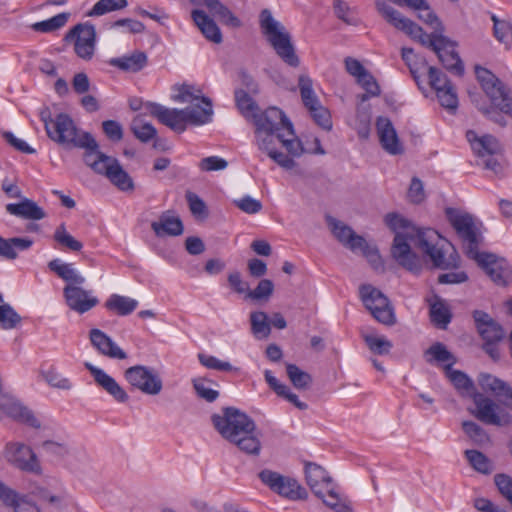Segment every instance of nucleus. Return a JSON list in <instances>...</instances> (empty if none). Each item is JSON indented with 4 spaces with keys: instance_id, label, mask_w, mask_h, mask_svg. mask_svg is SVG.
<instances>
[{
    "instance_id": "nucleus-35",
    "label": "nucleus",
    "mask_w": 512,
    "mask_h": 512,
    "mask_svg": "<svg viewBox=\"0 0 512 512\" xmlns=\"http://www.w3.org/2000/svg\"><path fill=\"white\" fill-rule=\"evenodd\" d=\"M137 306V300L118 294H112L105 302V308L107 310L120 316H127L131 314Z\"/></svg>"
},
{
    "instance_id": "nucleus-14",
    "label": "nucleus",
    "mask_w": 512,
    "mask_h": 512,
    "mask_svg": "<svg viewBox=\"0 0 512 512\" xmlns=\"http://www.w3.org/2000/svg\"><path fill=\"white\" fill-rule=\"evenodd\" d=\"M261 481L273 492L290 500H304L308 493L297 480L265 469L259 473Z\"/></svg>"
},
{
    "instance_id": "nucleus-60",
    "label": "nucleus",
    "mask_w": 512,
    "mask_h": 512,
    "mask_svg": "<svg viewBox=\"0 0 512 512\" xmlns=\"http://www.w3.org/2000/svg\"><path fill=\"white\" fill-rule=\"evenodd\" d=\"M274 290V284L269 279H262L259 281L255 289L249 290L247 297L253 300H268Z\"/></svg>"
},
{
    "instance_id": "nucleus-6",
    "label": "nucleus",
    "mask_w": 512,
    "mask_h": 512,
    "mask_svg": "<svg viewBox=\"0 0 512 512\" xmlns=\"http://www.w3.org/2000/svg\"><path fill=\"white\" fill-rule=\"evenodd\" d=\"M413 239L416 238V245L430 258L433 265L440 269H450L458 266L459 257L456 251L451 247L436 230L416 229Z\"/></svg>"
},
{
    "instance_id": "nucleus-21",
    "label": "nucleus",
    "mask_w": 512,
    "mask_h": 512,
    "mask_svg": "<svg viewBox=\"0 0 512 512\" xmlns=\"http://www.w3.org/2000/svg\"><path fill=\"white\" fill-rule=\"evenodd\" d=\"M65 40L73 42L74 51L80 58L90 60L94 54L96 32L93 25L77 24L65 36Z\"/></svg>"
},
{
    "instance_id": "nucleus-59",
    "label": "nucleus",
    "mask_w": 512,
    "mask_h": 512,
    "mask_svg": "<svg viewBox=\"0 0 512 512\" xmlns=\"http://www.w3.org/2000/svg\"><path fill=\"white\" fill-rule=\"evenodd\" d=\"M413 8L419 11L418 17L420 20L430 25L436 31L442 32L443 27L440 20L438 19L436 14L429 8L425 0H423V4L419 5V7Z\"/></svg>"
},
{
    "instance_id": "nucleus-32",
    "label": "nucleus",
    "mask_w": 512,
    "mask_h": 512,
    "mask_svg": "<svg viewBox=\"0 0 512 512\" xmlns=\"http://www.w3.org/2000/svg\"><path fill=\"white\" fill-rule=\"evenodd\" d=\"M33 245L30 238H3L0 236V257L7 260H15L18 257L17 251H26Z\"/></svg>"
},
{
    "instance_id": "nucleus-30",
    "label": "nucleus",
    "mask_w": 512,
    "mask_h": 512,
    "mask_svg": "<svg viewBox=\"0 0 512 512\" xmlns=\"http://www.w3.org/2000/svg\"><path fill=\"white\" fill-rule=\"evenodd\" d=\"M6 211L11 215L28 220H41L46 217L45 211L36 202L28 198H24L19 203L7 204Z\"/></svg>"
},
{
    "instance_id": "nucleus-62",
    "label": "nucleus",
    "mask_w": 512,
    "mask_h": 512,
    "mask_svg": "<svg viewBox=\"0 0 512 512\" xmlns=\"http://www.w3.org/2000/svg\"><path fill=\"white\" fill-rule=\"evenodd\" d=\"M436 95L442 107L449 111H455L457 109L458 98L453 85L441 89Z\"/></svg>"
},
{
    "instance_id": "nucleus-4",
    "label": "nucleus",
    "mask_w": 512,
    "mask_h": 512,
    "mask_svg": "<svg viewBox=\"0 0 512 512\" xmlns=\"http://www.w3.org/2000/svg\"><path fill=\"white\" fill-rule=\"evenodd\" d=\"M260 28L277 56L288 66L296 68L300 65V59L296 54L291 35L286 28L274 19L268 9L260 13Z\"/></svg>"
},
{
    "instance_id": "nucleus-50",
    "label": "nucleus",
    "mask_w": 512,
    "mask_h": 512,
    "mask_svg": "<svg viewBox=\"0 0 512 512\" xmlns=\"http://www.w3.org/2000/svg\"><path fill=\"white\" fill-rule=\"evenodd\" d=\"M363 339L370 351L378 355L388 354L393 346L384 336L379 337L373 334H363Z\"/></svg>"
},
{
    "instance_id": "nucleus-19",
    "label": "nucleus",
    "mask_w": 512,
    "mask_h": 512,
    "mask_svg": "<svg viewBox=\"0 0 512 512\" xmlns=\"http://www.w3.org/2000/svg\"><path fill=\"white\" fill-rule=\"evenodd\" d=\"M472 398L476 408L471 413L481 422L496 426H506L511 423V416L506 412H501L499 406L492 399L478 392H474Z\"/></svg>"
},
{
    "instance_id": "nucleus-40",
    "label": "nucleus",
    "mask_w": 512,
    "mask_h": 512,
    "mask_svg": "<svg viewBox=\"0 0 512 512\" xmlns=\"http://www.w3.org/2000/svg\"><path fill=\"white\" fill-rule=\"evenodd\" d=\"M478 383L485 392H490L496 397H504L510 387L505 381L488 373H480Z\"/></svg>"
},
{
    "instance_id": "nucleus-24",
    "label": "nucleus",
    "mask_w": 512,
    "mask_h": 512,
    "mask_svg": "<svg viewBox=\"0 0 512 512\" xmlns=\"http://www.w3.org/2000/svg\"><path fill=\"white\" fill-rule=\"evenodd\" d=\"M63 295L67 306L79 314L88 312L99 302L96 297L91 295V292L82 289L80 285H66Z\"/></svg>"
},
{
    "instance_id": "nucleus-22",
    "label": "nucleus",
    "mask_w": 512,
    "mask_h": 512,
    "mask_svg": "<svg viewBox=\"0 0 512 512\" xmlns=\"http://www.w3.org/2000/svg\"><path fill=\"white\" fill-rule=\"evenodd\" d=\"M145 110L157 120L175 132L182 133L186 130V119L183 109L167 108L153 102L144 104Z\"/></svg>"
},
{
    "instance_id": "nucleus-20",
    "label": "nucleus",
    "mask_w": 512,
    "mask_h": 512,
    "mask_svg": "<svg viewBox=\"0 0 512 512\" xmlns=\"http://www.w3.org/2000/svg\"><path fill=\"white\" fill-rule=\"evenodd\" d=\"M255 132H277L286 131L293 136V124L286 117L284 112L277 107H270L264 112L253 113Z\"/></svg>"
},
{
    "instance_id": "nucleus-46",
    "label": "nucleus",
    "mask_w": 512,
    "mask_h": 512,
    "mask_svg": "<svg viewBox=\"0 0 512 512\" xmlns=\"http://www.w3.org/2000/svg\"><path fill=\"white\" fill-rule=\"evenodd\" d=\"M22 321L21 316L10 306L4 303L0 294V324L3 329L9 330L16 328Z\"/></svg>"
},
{
    "instance_id": "nucleus-63",
    "label": "nucleus",
    "mask_w": 512,
    "mask_h": 512,
    "mask_svg": "<svg viewBox=\"0 0 512 512\" xmlns=\"http://www.w3.org/2000/svg\"><path fill=\"white\" fill-rule=\"evenodd\" d=\"M494 483L499 493L512 506V477L505 473H499L494 476Z\"/></svg>"
},
{
    "instance_id": "nucleus-52",
    "label": "nucleus",
    "mask_w": 512,
    "mask_h": 512,
    "mask_svg": "<svg viewBox=\"0 0 512 512\" xmlns=\"http://www.w3.org/2000/svg\"><path fill=\"white\" fill-rule=\"evenodd\" d=\"M128 5L127 0H99L88 13L89 16H101L106 13L120 10Z\"/></svg>"
},
{
    "instance_id": "nucleus-3",
    "label": "nucleus",
    "mask_w": 512,
    "mask_h": 512,
    "mask_svg": "<svg viewBox=\"0 0 512 512\" xmlns=\"http://www.w3.org/2000/svg\"><path fill=\"white\" fill-rule=\"evenodd\" d=\"M255 142L259 150L286 170L293 169L296 165L293 157H299L304 152L294 131L293 136H289L286 131L255 132Z\"/></svg>"
},
{
    "instance_id": "nucleus-8",
    "label": "nucleus",
    "mask_w": 512,
    "mask_h": 512,
    "mask_svg": "<svg viewBox=\"0 0 512 512\" xmlns=\"http://www.w3.org/2000/svg\"><path fill=\"white\" fill-rule=\"evenodd\" d=\"M326 222L334 237L352 252H361L374 269L382 267V261L376 246L369 244L366 239L357 235L354 230L344 222L332 216H326Z\"/></svg>"
},
{
    "instance_id": "nucleus-38",
    "label": "nucleus",
    "mask_w": 512,
    "mask_h": 512,
    "mask_svg": "<svg viewBox=\"0 0 512 512\" xmlns=\"http://www.w3.org/2000/svg\"><path fill=\"white\" fill-rule=\"evenodd\" d=\"M428 363H437L450 365L452 367L456 363L455 356L448 351L446 346L440 342L432 344L424 353Z\"/></svg>"
},
{
    "instance_id": "nucleus-28",
    "label": "nucleus",
    "mask_w": 512,
    "mask_h": 512,
    "mask_svg": "<svg viewBox=\"0 0 512 512\" xmlns=\"http://www.w3.org/2000/svg\"><path fill=\"white\" fill-rule=\"evenodd\" d=\"M89 338L97 351L109 358L123 360L127 358L124 352L107 334L100 329L94 328L89 332Z\"/></svg>"
},
{
    "instance_id": "nucleus-44",
    "label": "nucleus",
    "mask_w": 512,
    "mask_h": 512,
    "mask_svg": "<svg viewBox=\"0 0 512 512\" xmlns=\"http://www.w3.org/2000/svg\"><path fill=\"white\" fill-rule=\"evenodd\" d=\"M250 323L252 333L256 338H267L270 335L271 328L268 315L263 311H256L250 314Z\"/></svg>"
},
{
    "instance_id": "nucleus-5",
    "label": "nucleus",
    "mask_w": 512,
    "mask_h": 512,
    "mask_svg": "<svg viewBox=\"0 0 512 512\" xmlns=\"http://www.w3.org/2000/svg\"><path fill=\"white\" fill-rule=\"evenodd\" d=\"M306 482L312 492L335 512H354L351 502L339 495L334 488L332 478L318 464L308 462L305 465Z\"/></svg>"
},
{
    "instance_id": "nucleus-61",
    "label": "nucleus",
    "mask_w": 512,
    "mask_h": 512,
    "mask_svg": "<svg viewBox=\"0 0 512 512\" xmlns=\"http://www.w3.org/2000/svg\"><path fill=\"white\" fill-rule=\"evenodd\" d=\"M313 120L324 130L332 129L331 115L328 109L321 105V103L314 108L308 110Z\"/></svg>"
},
{
    "instance_id": "nucleus-9",
    "label": "nucleus",
    "mask_w": 512,
    "mask_h": 512,
    "mask_svg": "<svg viewBox=\"0 0 512 512\" xmlns=\"http://www.w3.org/2000/svg\"><path fill=\"white\" fill-rule=\"evenodd\" d=\"M83 160L95 173L105 176L119 190H133L132 178L116 158L102 153L98 148L93 153H84Z\"/></svg>"
},
{
    "instance_id": "nucleus-13",
    "label": "nucleus",
    "mask_w": 512,
    "mask_h": 512,
    "mask_svg": "<svg viewBox=\"0 0 512 512\" xmlns=\"http://www.w3.org/2000/svg\"><path fill=\"white\" fill-rule=\"evenodd\" d=\"M360 298L372 316L380 323L392 326L396 323L394 308L389 299L379 289L364 284L359 289Z\"/></svg>"
},
{
    "instance_id": "nucleus-51",
    "label": "nucleus",
    "mask_w": 512,
    "mask_h": 512,
    "mask_svg": "<svg viewBox=\"0 0 512 512\" xmlns=\"http://www.w3.org/2000/svg\"><path fill=\"white\" fill-rule=\"evenodd\" d=\"M69 13H60L48 20L34 23L32 29L38 32H52L63 27L69 18Z\"/></svg>"
},
{
    "instance_id": "nucleus-25",
    "label": "nucleus",
    "mask_w": 512,
    "mask_h": 512,
    "mask_svg": "<svg viewBox=\"0 0 512 512\" xmlns=\"http://www.w3.org/2000/svg\"><path fill=\"white\" fill-rule=\"evenodd\" d=\"M85 368L91 373L96 384L105 390L111 397L119 403H125L129 400L126 391L116 382V380L108 375L104 370L92 365L89 362L85 363Z\"/></svg>"
},
{
    "instance_id": "nucleus-45",
    "label": "nucleus",
    "mask_w": 512,
    "mask_h": 512,
    "mask_svg": "<svg viewBox=\"0 0 512 512\" xmlns=\"http://www.w3.org/2000/svg\"><path fill=\"white\" fill-rule=\"evenodd\" d=\"M286 371L292 385L298 390H306L312 384V377L309 373L301 370L295 364H286Z\"/></svg>"
},
{
    "instance_id": "nucleus-10",
    "label": "nucleus",
    "mask_w": 512,
    "mask_h": 512,
    "mask_svg": "<svg viewBox=\"0 0 512 512\" xmlns=\"http://www.w3.org/2000/svg\"><path fill=\"white\" fill-rule=\"evenodd\" d=\"M446 217L459 236L465 255L468 258L476 255L480 251L484 238L474 217L454 208L446 209Z\"/></svg>"
},
{
    "instance_id": "nucleus-12",
    "label": "nucleus",
    "mask_w": 512,
    "mask_h": 512,
    "mask_svg": "<svg viewBox=\"0 0 512 512\" xmlns=\"http://www.w3.org/2000/svg\"><path fill=\"white\" fill-rule=\"evenodd\" d=\"M477 80L491 103L500 112L512 117V91L490 70L481 66L475 67Z\"/></svg>"
},
{
    "instance_id": "nucleus-36",
    "label": "nucleus",
    "mask_w": 512,
    "mask_h": 512,
    "mask_svg": "<svg viewBox=\"0 0 512 512\" xmlns=\"http://www.w3.org/2000/svg\"><path fill=\"white\" fill-rule=\"evenodd\" d=\"M205 6L210 12L216 16L223 24L238 28L241 26V21L236 17L230 9L222 4L219 0H203Z\"/></svg>"
},
{
    "instance_id": "nucleus-57",
    "label": "nucleus",
    "mask_w": 512,
    "mask_h": 512,
    "mask_svg": "<svg viewBox=\"0 0 512 512\" xmlns=\"http://www.w3.org/2000/svg\"><path fill=\"white\" fill-rule=\"evenodd\" d=\"M185 197L189 204V209L195 217L204 219L208 216L207 206L197 194L187 191Z\"/></svg>"
},
{
    "instance_id": "nucleus-17",
    "label": "nucleus",
    "mask_w": 512,
    "mask_h": 512,
    "mask_svg": "<svg viewBox=\"0 0 512 512\" xmlns=\"http://www.w3.org/2000/svg\"><path fill=\"white\" fill-rule=\"evenodd\" d=\"M4 457L8 463L21 471L42 474L40 462L33 450L22 442H9L5 446Z\"/></svg>"
},
{
    "instance_id": "nucleus-56",
    "label": "nucleus",
    "mask_w": 512,
    "mask_h": 512,
    "mask_svg": "<svg viewBox=\"0 0 512 512\" xmlns=\"http://www.w3.org/2000/svg\"><path fill=\"white\" fill-rule=\"evenodd\" d=\"M198 359L200 363L208 369L218 370V371H235L237 372L239 369L233 367L228 361H222L214 356L206 355L203 353L198 354Z\"/></svg>"
},
{
    "instance_id": "nucleus-64",
    "label": "nucleus",
    "mask_w": 512,
    "mask_h": 512,
    "mask_svg": "<svg viewBox=\"0 0 512 512\" xmlns=\"http://www.w3.org/2000/svg\"><path fill=\"white\" fill-rule=\"evenodd\" d=\"M43 377L51 387L62 390H70L72 388L70 380L68 378L63 377L54 369H50L44 372Z\"/></svg>"
},
{
    "instance_id": "nucleus-26",
    "label": "nucleus",
    "mask_w": 512,
    "mask_h": 512,
    "mask_svg": "<svg viewBox=\"0 0 512 512\" xmlns=\"http://www.w3.org/2000/svg\"><path fill=\"white\" fill-rule=\"evenodd\" d=\"M377 133L383 149L391 155L403 153V146L399 141L392 122L387 117H378L376 121Z\"/></svg>"
},
{
    "instance_id": "nucleus-54",
    "label": "nucleus",
    "mask_w": 512,
    "mask_h": 512,
    "mask_svg": "<svg viewBox=\"0 0 512 512\" xmlns=\"http://www.w3.org/2000/svg\"><path fill=\"white\" fill-rule=\"evenodd\" d=\"M462 429L475 444L482 445L489 441L486 431L473 421H463Z\"/></svg>"
},
{
    "instance_id": "nucleus-43",
    "label": "nucleus",
    "mask_w": 512,
    "mask_h": 512,
    "mask_svg": "<svg viewBox=\"0 0 512 512\" xmlns=\"http://www.w3.org/2000/svg\"><path fill=\"white\" fill-rule=\"evenodd\" d=\"M130 130L143 143H148L157 136L156 128L152 124L145 122L141 117H136L132 120Z\"/></svg>"
},
{
    "instance_id": "nucleus-2",
    "label": "nucleus",
    "mask_w": 512,
    "mask_h": 512,
    "mask_svg": "<svg viewBox=\"0 0 512 512\" xmlns=\"http://www.w3.org/2000/svg\"><path fill=\"white\" fill-rule=\"evenodd\" d=\"M40 120L43 122L47 136L58 144H65L75 148H82L84 153H93L99 145L89 132L80 131L73 119L66 113H59L55 117L48 106L41 108Z\"/></svg>"
},
{
    "instance_id": "nucleus-48",
    "label": "nucleus",
    "mask_w": 512,
    "mask_h": 512,
    "mask_svg": "<svg viewBox=\"0 0 512 512\" xmlns=\"http://www.w3.org/2000/svg\"><path fill=\"white\" fill-rule=\"evenodd\" d=\"M235 101L238 109L246 118L253 119V113L258 112V105L250 97L249 93L243 89H237L235 91Z\"/></svg>"
},
{
    "instance_id": "nucleus-1",
    "label": "nucleus",
    "mask_w": 512,
    "mask_h": 512,
    "mask_svg": "<svg viewBox=\"0 0 512 512\" xmlns=\"http://www.w3.org/2000/svg\"><path fill=\"white\" fill-rule=\"evenodd\" d=\"M212 423L219 434L248 455H259L261 441L256 432V424L247 414L234 407L222 409V414H214Z\"/></svg>"
},
{
    "instance_id": "nucleus-47",
    "label": "nucleus",
    "mask_w": 512,
    "mask_h": 512,
    "mask_svg": "<svg viewBox=\"0 0 512 512\" xmlns=\"http://www.w3.org/2000/svg\"><path fill=\"white\" fill-rule=\"evenodd\" d=\"M54 240L62 247L70 251H80L83 244L67 232L65 224H60L54 231Z\"/></svg>"
},
{
    "instance_id": "nucleus-41",
    "label": "nucleus",
    "mask_w": 512,
    "mask_h": 512,
    "mask_svg": "<svg viewBox=\"0 0 512 512\" xmlns=\"http://www.w3.org/2000/svg\"><path fill=\"white\" fill-rule=\"evenodd\" d=\"M464 454L469 464L477 472L489 475L494 471L493 462L482 452L471 449L466 450Z\"/></svg>"
},
{
    "instance_id": "nucleus-42",
    "label": "nucleus",
    "mask_w": 512,
    "mask_h": 512,
    "mask_svg": "<svg viewBox=\"0 0 512 512\" xmlns=\"http://www.w3.org/2000/svg\"><path fill=\"white\" fill-rule=\"evenodd\" d=\"M298 87L304 106L310 110L320 104V101L313 90V81L307 75H300L298 78Z\"/></svg>"
},
{
    "instance_id": "nucleus-18",
    "label": "nucleus",
    "mask_w": 512,
    "mask_h": 512,
    "mask_svg": "<svg viewBox=\"0 0 512 512\" xmlns=\"http://www.w3.org/2000/svg\"><path fill=\"white\" fill-rule=\"evenodd\" d=\"M470 259L476 261L496 285L506 286L511 281L512 269L504 258L479 251Z\"/></svg>"
},
{
    "instance_id": "nucleus-27",
    "label": "nucleus",
    "mask_w": 512,
    "mask_h": 512,
    "mask_svg": "<svg viewBox=\"0 0 512 512\" xmlns=\"http://www.w3.org/2000/svg\"><path fill=\"white\" fill-rule=\"evenodd\" d=\"M473 318L484 342H500L504 337L502 327L486 312L475 310Z\"/></svg>"
},
{
    "instance_id": "nucleus-31",
    "label": "nucleus",
    "mask_w": 512,
    "mask_h": 512,
    "mask_svg": "<svg viewBox=\"0 0 512 512\" xmlns=\"http://www.w3.org/2000/svg\"><path fill=\"white\" fill-rule=\"evenodd\" d=\"M192 18L202 34L214 43H221L222 34L217 24L202 10H193Z\"/></svg>"
},
{
    "instance_id": "nucleus-23",
    "label": "nucleus",
    "mask_w": 512,
    "mask_h": 512,
    "mask_svg": "<svg viewBox=\"0 0 512 512\" xmlns=\"http://www.w3.org/2000/svg\"><path fill=\"white\" fill-rule=\"evenodd\" d=\"M434 52L437 54L439 61L450 72L461 76L464 72L463 63L456 52V43L449 38L443 36L434 43Z\"/></svg>"
},
{
    "instance_id": "nucleus-33",
    "label": "nucleus",
    "mask_w": 512,
    "mask_h": 512,
    "mask_svg": "<svg viewBox=\"0 0 512 512\" xmlns=\"http://www.w3.org/2000/svg\"><path fill=\"white\" fill-rule=\"evenodd\" d=\"M109 64L122 71L135 73L146 66L147 55L142 51H134L130 55L110 59Z\"/></svg>"
},
{
    "instance_id": "nucleus-39",
    "label": "nucleus",
    "mask_w": 512,
    "mask_h": 512,
    "mask_svg": "<svg viewBox=\"0 0 512 512\" xmlns=\"http://www.w3.org/2000/svg\"><path fill=\"white\" fill-rule=\"evenodd\" d=\"M443 368L446 377L460 393H467L472 396L474 384L464 372L455 370L450 365H444Z\"/></svg>"
},
{
    "instance_id": "nucleus-11",
    "label": "nucleus",
    "mask_w": 512,
    "mask_h": 512,
    "mask_svg": "<svg viewBox=\"0 0 512 512\" xmlns=\"http://www.w3.org/2000/svg\"><path fill=\"white\" fill-rule=\"evenodd\" d=\"M378 12L385 18V20L394 26L396 29L403 31L411 38L418 40L423 46L435 49L436 43L444 35L438 33L439 31L427 34L423 29L409 18L404 17L399 11L388 5L384 1L376 2Z\"/></svg>"
},
{
    "instance_id": "nucleus-29",
    "label": "nucleus",
    "mask_w": 512,
    "mask_h": 512,
    "mask_svg": "<svg viewBox=\"0 0 512 512\" xmlns=\"http://www.w3.org/2000/svg\"><path fill=\"white\" fill-rule=\"evenodd\" d=\"M151 228L158 237L179 236L184 231L180 217L169 210L163 212L158 221L152 222Z\"/></svg>"
},
{
    "instance_id": "nucleus-16",
    "label": "nucleus",
    "mask_w": 512,
    "mask_h": 512,
    "mask_svg": "<svg viewBox=\"0 0 512 512\" xmlns=\"http://www.w3.org/2000/svg\"><path fill=\"white\" fill-rule=\"evenodd\" d=\"M466 138L475 154L483 159L481 164L486 169L498 173L501 167L499 162L493 157L501 152V145L498 140L492 135L479 137L472 130L467 131Z\"/></svg>"
},
{
    "instance_id": "nucleus-37",
    "label": "nucleus",
    "mask_w": 512,
    "mask_h": 512,
    "mask_svg": "<svg viewBox=\"0 0 512 512\" xmlns=\"http://www.w3.org/2000/svg\"><path fill=\"white\" fill-rule=\"evenodd\" d=\"M205 107L200 105L189 106L183 109L186 122L192 124H204L210 120L212 115V103L207 97H202Z\"/></svg>"
},
{
    "instance_id": "nucleus-49",
    "label": "nucleus",
    "mask_w": 512,
    "mask_h": 512,
    "mask_svg": "<svg viewBox=\"0 0 512 512\" xmlns=\"http://www.w3.org/2000/svg\"><path fill=\"white\" fill-rule=\"evenodd\" d=\"M451 313L442 301H436L430 307V318L432 323L441 329H445L451 321Z\"/></svg>"
},
{
    "instance_id": "nucleus-58",
    "label": "nucleus",
    "mask_w": 512,
    "mask_h": 512,
    "mask_svg": "<svg viewBox=\"0 0 512 512\" xmlns=\"http://www.w3.org/2000/svg\"><path fill=\"white\" fill-rule=\"evenodd\" d=\"M428 79L430 87L435 90L436 93L441 89L452 86L447 76L441 70L433 66L428 67Z\"/></svg>"
},
{
    "instance_id": "nucleus-55",
    "label": "nucleus",
    "mask_w": 512,
    "mask_h": 512,
    "mask_svg": "<svg viewBox=\"0 0 512 512\" xmlns=\"http://www.w3.org/2000/svg\"><path fill=\"white\" fill-rule=\"evenodd\" d=\"M333 8L335 15L348 25H357L358 18L353 8L343 0H334Z\"/></svg>"
},
{
    "instance_id": "nucleus-34",
    "label": "nucleus",
    "mask_w": 512,
    "mask_h": 512,
    "mask_svg": "<svg viewBox=\"0 0 512 512\" xmlns=\"http://www.w3.org/2000/svg\"><path fill=\"white\" fill-rule=\"evenodd\" d=\"M48 268L59 278L68 282L67 285H82L85 278L73 267L72 264L63 263L60 259H53L48 263Z\"/></svg>"
},
{
    "instance_id": "nucleus-15",
    "label": "nucleus",
    "mask_w": 512,
    "mask_h": 512,
    "mask_svg": "<svg viewBox=\"0 0 512 512\" xmlns=\"http://www.w3.org/2000/svg\"><path fill=\"white\" fill-rule=\"evenodd\" d=\"M124 377L132 387L147 395H158L163 388L160 375L152 367L144 365L129 367L125 370Z\"/></svg>"
},
{
    "instance_id": "nucleus-7",
    "label": "nucleus",
    "mask_w": 512,
    "mask_h": 512,
    "mask_svg": "<svg viewBox=\"0 0 512 512\" xmlns=\"http://www.w3.org/2000/svg\"><path fill=\"white\" fill-rule=\"evenodd\" d=\"M386 225L396 233L391 249L394 259L407 270L418 273L421 270L419 257L411 251L408 239H413L409 232L410 223L397 213H388L385 216Z\"/></svg>"
},
{
    "instance_id": "nucleus-53",
    "label": "nucleus",
    "mask_w": 512,
    "mask_h": 512,
    "mask_svg": "<svg viewBox=\"0 0 512 512\" xmlns=\"http://www.w3.org/2000/svg\"><path fill=\"white\" fill-rule=\"evenodd\" d=\"M493 22V36L506 46L509 45L512 23L507 20H500L496 15L491 16Z\"/></svg>"
}]
</instances>
